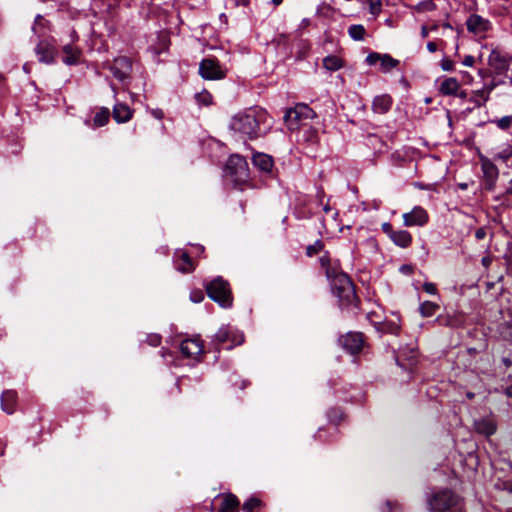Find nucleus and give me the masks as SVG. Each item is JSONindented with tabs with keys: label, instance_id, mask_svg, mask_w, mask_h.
Here are the masks:
<instances>
[{
	"label": "nucleus",
	"instance_id": "nucleus-1",
	"mask_svg": "<svg viewBox=\"0 0 512 512\" xmlns=\"http://www.w3.org/2000/svg\"><path fill=\"white\" fill-rule=\"evenodd\" d=\"M268 115L259 108H250L234 115L230 121V127L236 132L250 139L262 134V125H265Z\"/></svg>",
	"mask_w": 512,
	"mask_h": 512
},
{
	"label": "nucleus",
	"instance_id": "nucleus-2",
	"mask_svg": "<svg viewBox=\"0 0 512 512\" xmlns=\"http://www.w3.org/2000/svg\"><path fill=\"white\" fill-rule=\"evenodd\" d=\"M326 276L330 279L332 291L339 298L342 306L356 304L355 288L347 274L336 272L334 269H327Z\"/></svg>",
	"mask_w": 512,
	"mask_h": 512
},
{
	"label": "nucleus",
	"instance_id": "nucleus-3",
	"mask_svg": "<svg viewBox=\"0 0 512 512\" xmlns=\"http://www.w3.org/2000/svg\"><path fill=\"white\" fill-rule=\"evenodd\" d=\"M314 117L315 113L310 107L305 104H300L286 112L284 121L289 130L300 131L303 130Z\"/></svg>",
	"mask_w": 512,
	"mask_h": 512
},
{
	"label": "nucleus",
	"instance_id": "nucleus-4",
	"mask_svg": "<svg viewBox=\"0 0 512 512\" xmlns=\"http://www.w3.org/2000/svg\"><path fill=\"white\" fill-rule=\"evenodd\" d=\"M208 296L220 306L226 308L232 304L229 284L222 277H217L206 285Z\"/></svg>",
	"mask_w": 512,
	"mask_h": 512
},
{
	"label": "nucleus",
	"instance_id": "nucleus-5",
	"mask_svg": "<svg viewBox=\"0 0 512 512\" xmlns=\"http://www.w3.org/2000/svg\"><path fill=\"white\" fill-rule=\"evenodd\" d=\"M457 502L458 497L452 491L445 489L435 493L429 499V507L432 512H446Z\"/></svg>",
	"mask_w": 512,
	"mask_h": 512
},
{
	"label": "nucleus",
	"instance_id": "nucleus-6",
	"mask_svg": "<svg viewBox=\"0 0 512 512\" xmlns=\"http://www.w3.org/2000/svg\"><path fill=\"white\" fill-rule=\"evenodd\" d=\"M480 163L484 188L488 191H492L494 190L499 177V170L497 166L486 156L480 155Z\"/></svg>",
	"mask_w": 512,
	"mask_h": 512
},
{
	"label": "nucleus",
	"instance_id": "nucleus-7",
	"mask_svg": "<svg viewBox=\"0 0 512 512\" xmlns=\"http://www.w3.org/2000/svg\"><path fill=\"white\" fill-rule=\"evenodd\" d=\"M227 170L236 181H244L248 177V163L240 155H232L227 161Z\"/></svg>",
	"mask_w": 512,
	"mask_h": 512
},
{
	"label": "nucleus",
	"instance_id": "nucleus-8",
	"mask_svg": "<svg viewBox=\"0 0 512 512\" xmlns=\"http://www.w3.org/2000/svg\"><path fill=\"white\" fill-rule=\"evenodd\" d=\"M199 73L206 80H220L225 77V71L221 68L218 61L214 59H204L199 66Z\"/></svg>",
	"mask_w": 512,
	"mask_h": 512
},
{
	"label": "nucleus",
	"instance_id": "nucleus-9",
	"mask_svg": "<svg viewBox=\"0 0 512 512\" xmlns=\"http://www.w3.org/2000/svg\"><path fill=\"white\" fill-rule=\"evenodd\" d=\"M403 224L406 227L424 226L429 221L428 212L421 206H415L410 212L402 215Z\"/></svg>",
	"mask_w": 512,
	"mask_h": 512
},
{
	"label": "nucleus",
	"instance_id": "nucleus-10",
	"mask_svg": "<svg viewBox=\"0 0 512 512\" xmlns=\"http://www.w3.org/2000/svg\"><path fill=\"white\" fill-rule=\"evenodd\" d=\"M215 339L219 343H227L231 342V345L228 348H232L235 345H241L244 342V335L239 332L237 329L227 326L220 328L216 334Z\"/></svg>",
	"mask_w": 512,
	"mask_h": 512
},
{
	"label": "nucleus",
	"instance_id": "nucleus-11",
	"mask_svg": "<svg viewBox=\"0 0 512 512\" xmlns=\"http://www.w3.org/2000/svg\"><path fill=\"white\" fill-rule=\"evenodd\" d=\"M215 512H237L239 501L233 494H222L214 501Z\"/></svg>",
	"mask_w": 512,
	"mask_h": 512
},
{
	"label": "nucleus",
	"instance_id": "nucleus-12",
	"mask_svg": "<svg viewBox=\"0 0 512 512\" xmlns=\"http://www.w3.org/2000/svg\"><path fill=\"white\" fill-rule=\"evenodd\" d=\"M466 26L470 33L482 36L491 28V23L478 14H471L466 20Z\"/></svg>",
	"mask_w": 512,
	"mask_h": 512
},
{
	"label": "nucleus",
	"instance_id": "nucleus-13",
	"mask_svg": "<svg viewBox=\"0 0 512 512\" xmlns=\"http://www.w3.org/2000/svg\"><path fill=\"white\" fill-rule=\"evenodd\" d=\"M113 76L119 81H124L132 71V63L127 57H119L110 66Z\"/></svg>",
	"mask_w": 512,
	"mask_h": 512
},
{
	"label": "nucleus",
	"instance_id": "nucleus-14",
	"mask_svg": "<svg viewBox=\"0 0 512 512\" xmlns=\"http://www.w3.org/2000/svg\"><path fill=\"white\" fill-rule=\"evenodd\" d=\"M342 347L351 354L358 353L363 347V335L361 333L349 332L340 338Z\"/></svg>",
	"mask_w": 512,
	"mask_h": 512
},
{
	"label": "nucleus",
	"instance_id": "nucleus-15",
	"mask_svg": "<svg viewBox=\"0 0 512 512\" xmlns=\"http://www.w3.org/2000/svg\"><path fill=\"white\" fill-rule=\"evenodd\" d=\"M203 344L198 338L185 339L180 345L181 353L191 359L197 360L203 354Z\"/></svg>",
	"mask_w": 512,
	"mask_h": 512
},
{
	"label": "nucleus",
	"instance_id": "nucleus-16",
	"mask_svg": "<svg viewBox=\"0 0 512 512\" xmlns=\"http://www.w3.org/2000/svg\"><path fill=\"white\" fill-rule=\"evenodd\" d=\"M366 61L370 65H375V64L379 63L381 70L383 72H389L399 64V61L392 58L390 55H388V54L381 55L376 52L370 53L367 56Z\"/></svg>",
	"mask_w": 512,
	"mask_h": 512
},
{
	"label": "nucleus",
	"instance_id": "nucleus-17",
	"mask_svg": "<svg viewBox=\"0 0 512 512\" xmlns=\"http://www.w3.org/2000/svg\"><path fill=\"white\" fill-rule=\"evenodd\" d=\"M35 52L42 63L51 64L55 60L56 50L47 41H40L35 48Z\"/></svg>",
	"mask_w": 512,
	"mask_h": 512
},
{
	"label": "nucleus",
	"instance_id": "nucleus-18",
	"mask_svg": "<svg viewBox=\"0 0 512 512\" xmlns=\"http://www.w3.org/2000/svg\"><path fill=\"white\" fill-rule=\"evenodd\" d=\"M112 116L117 123H126L133 116V110L126 104L117 102L113 107Z\"/></svg>",
	"mask_w": 512,
	"mask_h": 512
},
{
	"label": "nucleus",
	"instance_id": "nucleus-19",
	"mask_svg": "<svg viewBox=\"0 0 512 512\" xmlns=\"http://www.w3.org/2000/svg\"><path fill=\"white\" fill-rule=\"evenodd\" d=\"M17 393L14 390H6L1 394V409L7 414H13L16 410Z\"/></svg>",
	"mask_w": 512,
	"mask_h": 512
},
{
	"label": "nucleus",
	"instance_id": "nucleus-20",
	"mask_svg": "<svg viewBox=\"0 0 512 512\" xmlns=\"http://www.w3.org/2000/svg\"><path fill=\"white\" fill-rule=\"evenodd\" d=\"M175 265L177 270L182 273H190L195 269L194 262L184 251L176 252Z\"/></svg>",
	"mask_w": 512,
	"mask_h": 512
},
{
	"label": "nucleus",
	"instance_id": "nucleus-21",
	"mask_svg": "<svg viewBox=\"0 0 512 512\" xmlns=\"http://www.w3.org/2000/svg\"><path fill=\"white\" fill-rule=\"evenodd\" d=\"M392 105L391 97L388 95L376 96L372 103V109L374 112L384 114L389 111Z\"/></svg>",
	"mask_w": 512,
	"mask_h": 512
},
{
	"label": "nucleus",
	"instance_id": "nucleus-22",
	"mask_svg": "<svg viewBox=\"0 0 512 512\" xmlns=\"http://www.w3.org/2000/svg\"><path fill=\"white\" fill-rule=\"evenodd\" d=\"M390 239L395 245L401 248H407L412 242V236L406 230H395Z\"/></svg>",
	"mask_w": 512,
	"mask_h": 512
},
{
	"label": "nucleus",
	"instance_id": "nucleus-23",
	"mask_svg": "<svg viewBox=\"0 0 512 512\" xmlns=\"http://www.w3.org/2000/svg\"><path fill=\"white\" fill-rule=\"evenodd\" d=\"M253 163L256 167L264 172L271 171L273 167L272 158L264 153H256L253 155Z\"/></svg>",
	"mask_w": 512,
	"mask_h": 512
},
{
	"label": "nucleus",
	"instance_id": "nucleus-24",
	"mask_svg": "<svg viewBox=\"0 0 512 512\" xmlns=\"http://www.w3.org/2000/svg\"><path fill=\"white\" fill-rule=\"evenodd\" d=\"M64 58L63 62L67 65H75L78 63L80 51L73 45H65L63 47Z\"/></svg>",
	"mask_w": 512,
	"mask_h": 512
},
{
	"label": "nucleus",
	"instance_id": "nucleus-25",
	"mask_svg": "<svg viewBox=\"0 0 512 512\" xmlns=\"http://www.w3.org/2000/svg\"><path fill=\"white\" fill-rule=\"evenodd\" d=\"M475 429L478 433L490 436L495 433L496 426L490 419H481L475 422Z\"/></svg>",
	"mask_w": 512,
	"mask_h": 512
},
{
	"label": "nucleus",
	"instance_id": "nucleus-26",
	"mask_svg": "<svg viewBox=\"0 0 512 512\" xmlns=\"http://www.w3.org/2000/svg\"><path fill=\"white\" fill-rule=\"evenodd\" d=\"M460 87L456 78H446L440 85V92L444 95H455Z\"/></svg>",
	"mask_w": 512,
	"mask_h": 512
},
{
	"label": "nucleus",
	"instance_id": "nucleus-27",
	"mask_svg": "<svg viewBox=\"0 0 512 512\" xmlns=\"http://www.w3.org/2000/svg\"><path fill=\"white\" fill-rule=\"evenodd\" d=\"M438 309V304L431 301H425L420 305L419 312L422 317H431L437 312Z\"/></svg>",
	"mask_w": 512,
	"mask_h": 512
},
{
	"label": "nucleus",
	"instance_id": "nucleus-28",
	"mask_svg": "<svg viewBox=\"0 0 512 512\" xmlns=\"http://www.w3.org/2000/svg\"><path fill=\"white\" fill-rule=\"evenodd\" d=\"M110 117V111L108 108H101L94 116V126L101 127L108 123Z\"/></svg>",
	"mask_w": 512,
	"mask_h": 512
},
{
	"label": "nucleus",
	"instance_id": "nucleus-29",
	"mask_svg": "<svg viewBox=\"0 0 512 512\" xmlns=\"http://www.w3.org/2000/svg\"><path fill=\"white\" fill-rule=\"evenodd\" d=\"M411 9L418 13L430 12L436 9L433 0H423L416 5L411 6Z\"/></svg>",
	"mask_w": 512,
	"mask_h": 512
},
{
	"label": "nucleus",
	"instance_id": "nucleus-30",
	"mask_svg": "<svg viewBox=\"0 0 512 512\" xmlns=\"http://www.w3.org/2000/svg\"><path fill=\"white\" fill-rule=\"evenodd\" d=\"M489 100V95L481 88L472 93L470 101L481 107Z\"/></svg>",
	"mask_w": 512,
	"mask_h": 512
},
{
	"label": "nucleus",
	"instance_id": "nucleus-31",
	"mask_svg": "<svg viewBox=\"0 0 512 512\" xmlns=\"http://www.w3.org/2000/svg\"><path fill=\"white\" fill-rule=\"evenodd\" d=\"M377 325V328L380 329L383 332H388L391 334H397L400 330V324L398 321H387L385 323H375Z\"/></svg>",
	"mask_w": 512,
	"mask_h": 512
},
{
	"label": "nucleus",
	"instance_id": "nucleus-32",
	"mask_svg": "<svg viewBox=\"0 0 512 512\" xmlns=\"http://www.w3.org/2000/svg\"><path fill=\"white\" fill-rule=\"evenodd\" d=\"M348 34L353 40L361 41L364 39L365 28L362 25H351Z\"/></svg>",
	"mask_w": 512,
	"mask_h": 512
},
{
	"label": "nucleus",
	"instance_id": "nucleus-33",
	"mask_svg": "<svg viewBox=\"0 0 512 512\" xmlns=\"http://www.w3.org/2000/svg\"><path fill=\"white\" fill-rule=\"evenodd\" d=\"M323 65L327 70L335 71L342 66L341 60L336 56H327L323 60Z\"/></svg>",
	"mask_w": 512,
	"mask_h": 512
},
{
	"label": "nucleus",
	"instance_id": "nucleus-34",
	"mask_svg": "<svg viewBox=\"0 0 512 512\" xmlns=\"http://www.w3.org/2000/svg\"><path fill=\"white\" fill-rule=\"evenodd\" d=\"M298 132L302 134L305 141L314 142L317 139V130L312 128L309 124L303 130Z\"/></svg>",
	"mask_w": 512,
	"mask_h": 512
},
{
	"label": "nucleus",
	"instance_id": "nucleus-35",
	"mask_svg": "<svg viewBox=\"0 0 512 512\" xmlns=\"http://www.w3.org/2000/svg\"><path fill=\"white\" fill-rule=\"evenodd\" d=\"M261 505H262V503L258 498L252 497L244 503V505L242 507V511L243 512H254L255 510H258L261 507Z\"/></svg>",
	"mask_w": 512,
	"mask_h": 512
},
{
	"label": "nucleus",
	"instance_id": "nucleus-36",
	"mask_svg": "<svg viewBox=\"0 0 512 512\" xmlns=\"http://www.w3.org/2000/svg\"><path fill=\"white\" fill-rule=\"evenodd\" d=\"M488 63H489V65L495 66L496 68H502L504 66V60L502 59L500 54L495 51H493L490 54V56L488 58Z\"/></svg>",
	"mask_w": 512,
	"mask_h": 512
},
{
	"label": "nucleus",
	"instance_id": "nucleus-37",
	"mask_svg": "<svg viewBox=\"0 0 512 512\" xmlns=\"http://www.w3.org/2000/svg\"><path fill=\"white\" fill-rule=\"evenodd\" d=\"M324 248V244L322 243V241L320 240H317L315 243H313L312 245H309L306 249V254L309 256V257H312L316 254H318L319 252H321Z\"/></svg>",
	"mask_w": 512,
	"mask_h": 512
},
{
	"label": "nucleus",
	"instance_id": "nucleus-38",
	"mask_svg": "<svg viewBox=\"0 0 512 512\" xmlns=\"http://www.w3.org/2000/svg\"><path fill=\"white\" fill-rule=\"evenodd\" d=\"M196 100L201 104L209 105L212 102V96L209 92L203 91L196 94Z\"/></svg>",
	"mask_w": 512,
	"mask_h": 512
},
{
	"label": "nucleus",
	"instance_id": "nucleus-39",
	"mask_svg": "<svg viewBox=\"0 0 512 512\" xmlns=\"http://www.w3.org/2000/svg\"><path fill=\"white\" fill-rule=\"evenodd\" d=\"M369 10L372 14L377 15L381 11L382 2L381 0H368Z\"/></svg>",
	"mask_w": 512,
	"mask_h": 512
},
{
	"label": "nucleus",
	"instance_id": "nucleus-40",
	"mask_svg": "<svg viewBox=\"0 0 512 512\" xmlns=\"http://www.w3.org/2000/svg\"><path fill=\"white\" fill-rule=\"evenodd\" d=\"M498 159H501L503 161L508 160L510 157H512V146L507 145L502 151H500L497 156Z\"/></svg>",
	"mask_w": 512,
	"mask_h": 512
},
{
	"label": "nucleus",
	"instance_id": "nucleus-41",
	"mask_svg": "<svg viewBox=\"0 0 512 512\" xmlns=\"http://www.w3.org/2000/svg\"><path fill=\"white\" fill-rule=\"evenodd\" d=\"M511 125L512 121L510 116H504L497 121V126L503 130L508 129Z\"/></svg>",
	"mask_w": 512,
	"mask_h": 512
},
{
	"label": "nucleus",
	"instance_id": "nucleus-42",
	"mask_svg": "<svg viewBox=\"0 0 512 512\" xmlns=\"http://www.w3.org/2000/svg\"><path fill=\"white\" fill-rule=\"evenodd\" d=\"M441 68L444 71H452L454 69V63L452 60L445 58L441 61Z\"/></svg>",
	"mask_w": 512,
	"mask_h": 512
},
{
	"label": "nucleus",
	"instance_id": "nucleus-43",
	"mask_svg": "<svg viewBox=\"0 0 512 512\" xmlns=\"http://www.w3.org/2000/svg\"><path fill=\"white\" fill-rule=\"evenodd\" d=\"M203 298H204V295L201 290L193 291L190 294V299L195 303L201 302L203 300Z\"/></svg>",
	"mask_w": 512,
	"mask_h": 512
},
{
	"label": "nucleus",
	"instance_id": "nucleus-44",
	"mask_svg": "<svg viewBox=\"0 0 512 512\" xmlns=\"http://www.w3.org/2000/svg\"><path fill=\"white\" fill-rule=\"evenodd\" d=\"M148 343L152 346H158L161 343V336L158 334L149 335Z\"/></svg>",
	"mask_w": 512,
	"mask_h": 512
},
{
	"label": "nucleus",
	"instance_id": "nucleus-45",
	"mask_svg": "<svg viewBox=\"0 0 512 512\" xmlns=\"http://www.w3.org/2000/svg\"><path fill=\"white\" fill-rule=\"evenodd\" d=\"M382 230L383 232L389 237L391 238V236L393 235V233L395 232V230L393 229L392 225L388 222H385L382 224Z\"/></svg>",
	"mask_w": 512,
	"mask_h": 512
},
{
	"label": "nucleus",
	"instance_id": "nucleus-46",
	"mask_svg": "<svg viewBox=\"0 0 512 512\" xmlns=\"http://www.w3.org/2000/svg\"><path fill=\"white\" fill-rule=\"evenodd\" d=\"M423 289L425 292H427L428 294H431V295H435L437 293V288H436L435 284H433V283H425L423 285Z\"/></svg>",
	"mask_w": 512,
	"mask_h": 512
},
{
	"label": "nucleus",
	"instance_id": "nucleus-47",
	"mask_svg": "<svg viewBox=\"0 0 512 512\" xmlns=\"http://www.w3.org/2000/svg\"><path fill=\"white\" fill-rule=\"evenodd\" d=\"M497 83L495 81L490 82L482 87V89L490 96V93L497 87Z\"/></svg>",
	"mask_w": 512,
	"mask_h": 512
},
{
	"label": "nucleus",
	"instance_id": "nucleus-48",
	"mask_svg": "<svg viewBox=\"0 0 512 512\" xmlns=\"http://www.w3.org/2000/svg\"><path fill=\"white\" fill-rule=\"evenodd\" d=\"M475 63V59L473 56L471 55H467L465 56L464 60H463V64L467 67H472Z\"/></svg>",
	"mask_w": 512,
	"mask_h": 512
},
{
	"label": "nucleus",
	"instance_id": "nucleus-49",
	"mask_svg": "<svg viewBox=\"0 0 512 512\" xmlns=\"http://www.w3.org/2000/svg\"><path fill=\"white\" fill-rule=\"evenodd\" d=\"M320 263H321V265H322L323 267H325V268H326V270H327V269H332V268L330 267V259H329V257H328V256H322V257L320 258Z\"/></svg>",
	"mask_w": 512,
	"mask_h": 512
},
{
	"label": "nucleus",
	"instance_id": "nucleus-50",
	"mask_svg": "<svg viewBox=\"0 0 512 512\" xmlns=\"http://www.w3.org/2000/svg\"><path fill=\"white\" fill-rule=\"evenodd\" d=\"M475 237L478 240L484 239L486 237V230L484 228L477 229L476 232H475Z\"/></svg>",
	"mask_w": 512,
	"mask_h": 512
},
{
	"label": "nucleus",
	"instance_id": "nucleus-51",
	"mask_svg": "<svg viewBox=\"0 0 512 512\" xmlns=\"http://www.w3.org/2000/svg\"><path fill=\"white\" fill-rule=\"evenodd\" d=\"M427 49L429 52L434 53L437 50V45L435 42H428Z\"/></svg>",
	"mask_w": 512,
	"mask_h": 512
},
{
	"label": "nucleus",
	"instance_id": "nucleus-52",
	"mask_svg": "<svg viewBox=\"0 0 512 512\" xmlns=\"http://www.w3.org/2000/svg\"><path fill=\"white\" fill-rule=\"evenodd\" d=\"M429 31H430L429 28L426 25H423L421 27V36H422V38L428 37Z\"/></svg>",
	"mask_w": 512,
	"mask_h": 512
},
{
	"label": "nucleus",
	"instance_id": "nucleus-53",
	"mask_svg": "<svg viewBox=\"0 0 512 512\" xmlns=\"http://www.w3.org/2000/svg\"><path fill=\"white\" fill-rule=\"evenodd\" d=\"M153 115L158 118V119H161L163 117V113L161 110H155L153 111Z\"/></svg>",
	"mask_w": 512,
	"mask_h": 512
},
{
	"label": "nucleus",
	"instance_id": "nucleus-54",
	"mask_svg": "<svg viewBox=\"0 0 512 512\" xmlns=\"http://www.w3.org/2000/svg\"><path fill=\"white\" fill-rule=\"evenodd\" d=\"M401 271L404 273H410L412 271V268L408 265H404L401 267Z\"/></svg>",
	"mask_w": 512,
	"mask_h": 512
},
{
	"label": "nucleus",
	"instance_id": "nucleus-55",
	"mask_svg": "<svg viewBox=\"0 0 512 512\" xmlns=\"http://www.w3.org/2000/svg\"><path fill=\"white\" fill-rule=\"evenodd\" d=\"M505 393L509 398H512V385L506 388Z\"/></svg>",
	"mask_w": 512,
	"mask_h": 512
},
{
	"label": "nucleus",
	"instance_id": "nucleus-56",
	"mask_svg": "<svg viewBox=\"0 0 512 512\" xmlns=\"http://www.w3.org/2000/svg\"><path fill=\"white\" fill-rule=\"evenodd\" d=\"M437 29H438V24H437V23H433V24L430 26V28H429V30H430V31H436Z\"/></svg>",
	"mask_w": 512,
	"mask_h": 512
},
{
	"label": "nucleus",
	"instance_id": "nucleus-57",
	"mask_svg": "<svg viewBox=\"0 0 512 512\" xmlns=\"http://www.w3.org/2000/svg\"><path fill=\"white\" fill-rule=\"evenodd\" d=\"M467 187H468L467 183H460V184H459V188H460L461 190H465V189H467Z\"/></svg>",
	"mask_w": 512,
	"mask_h": 512
},
{
	"label": "nucleus",
	"instance_id": "nucleus-58",
	"mask_svg": "<svg viewBox=\"0 0 512 512\" xmlns=\"http://www.w3.org/2000/svg\"><path fill=\"white\" fill-rule=\"evenodd\" d=\"M510 187L507 189V194L512 195V179L510 180Z\"/></svg>",
	"mask_w": 512,
	"mask_h": 512
},
{
	"label": "nucleus",
	"instance_id": "nucleus-59",
	"mask_svg": "<svg viewBox=\"0 0 512 512\" xmlns=\"http://www.w3.org/2000/svg\"><path fill=\"white\" fill-rule=\"evenodd\" d=\"M282 2H283V0H272V3H273L275 6L280 5Z\"/></svg>",
	"mask_w": 512,
	"mask_h": 512
},
{
	"label": "nucleus",
	"instance_id": "nucleus-60",
	"mask_svg": "<svg viewBox=\"0 0 512 512\" xmlns=\"http://www.w3.org/2000/svg\"><path fill=\"white\" fill-rule=\"evenodd\" d=\"M416 186L419 188V189H428V187L424 186L423 184H419L417 183Z\"/></svg>",
	"mask_w": 512,
	"mask_h": 512
},
{
	"label": "nucleus",
	"instance_id": "nucleus-61",
	"mask_svg": "<svg viewBox=\"0 0 512 512\" xmlns=\"http://www.w3.org/2000/svg\"><path fill=\"white\" fill-rule=\"evenodd\" d=\"M111 88H112V90H113L114 97H116L117 91H116L115 86H114V85H111Z\"/></svg>",
	"mask_w": 512,
	"mask_h": 512
},
{
	"label": "nucleus",
	"instance_id": "nucleus-62",
	"mask_svg": "<svg viewBox=\"0 0 512 512\" xmlns=\"http://www.w3.org/2000/svg\"><path fill=\"white\" fill-rule=\"evenodd\" d=\"M308 24H309V20L304 19V20H303V25H305V26H306V25H308Z\"/></svg>",
	"mask_w": 512,
	"mask_h": 512
},
{
	"label": "nucleus",
	"instance_id": "nucleus-63",
	"mask_svg": "<svg viewBox=\"0 0 512 512\" xmlns=\"http://www.w3.org/2000/svg\"><path fill=\"white\" fill-rule=\"evenodd\" d=\"M466 76H467L466 80H470V81L472 80V76H470L468 73H466Z\"/></svg>",
	"mask_w": 512,
	"mask_h": 512
},
{
	"label": "nucleus",
	"instance_id": "nucleus-64",
	"mask_svg": "<svg viewBox=\"0 0 512 512\" xmlns=\"http://www.w3.org/2000/svg\"><path fill=\"white\" fill-rule=\"evenodd\" d=\"M466 76H467L466 80H470V81L472 80V76H470L468 73H466Z\"/></svg>",
	"mask_w": 512,
	"mask_h": 512
}]
</instances>
